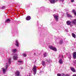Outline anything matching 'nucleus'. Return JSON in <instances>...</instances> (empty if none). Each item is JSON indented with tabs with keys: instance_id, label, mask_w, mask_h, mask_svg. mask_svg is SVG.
I'll list each match as a JSON object with an SVG mask.
<instances>
[{
	"instance_id": "nucleus-33",
	"label": "nucleus",
	"mask_w": 76,
	"mask_h": 76,
	"mask_svg": "<svg viewBox=\"0 0 76 76\" xmlns=\"http://www.w3.org/2000/svg\"><path fill=\"white\" fill-rule=\"evenodd\" d=\"M71 2L73 3V2H74V0H71Z\"/></svg>"
},
{
	"instance_id": "nucleus-15",
	"label": "nucleus",
	"mask_w": 76,
	"mask_h": 76,
	"mask_svg": "<svg viewBox=\"0 0 76 76\" xmlns=\"http://www.w3.org/2000/svg\"><path fill=\"white\" fill-rule=\"evenodd\" d=\"M26 20H29L31 19V17L30 16H28L26 18Z\"/></svg>"
},
{
	"instance_id": "nucleus-38",
	"label": "nucleus",
	"mask_w": 76,
	"mask_h": 76,
	"mask_svg": "<svg viewBox=\"0 0 76 76\" xmlns=\"http://www.w3.org/2000/svg\"><path fill=\"white\" fill-rule=\"evenodd\" d=\"M29 76H31V75H29Z\"/></svg>"
},
{
	"instance_id": "nucleus-27",
	"label": "nucleus",
	"mask_w": 76,
	"mask_h": 76,
	"mask_svg": "<svg viewBox=\"0 0 76 76\" xmlns=\"http://www.w3.org/2000/svg\"><path fill=\"white\" fill-rule=\"evenodd\" d=\"M73 63H74V64H76V60L74 61H73Z\"/></svg>"
},
{
	"instance_id": "nucleus-1",
	"label": "nucleus",
	"mask_w": 76,
	"mask_h": 76,
	"mask_svg": "<svg viewBox=\"0 0 76 76\" xmlns=\"http://www.w3.org/2000/svg\"><path fill=\"white\" fill-rule=\"evenodd\" d=\"M37 66L35 65H34L33 69V72H34V75H35V74L37 73Z\"/></svg>"
},
{
	"instance_id": "nucleus-16",
	"label": "nucleus",
	"mask_w": 76,
	"mask_h": 76,
	"mask_svg": "<svg viewBox=\"0 0 76 76\" xmlns=\"http://www.w3.org/2000/svg\"><path fill=\"white\" fill-rule=\"evenodd\" d=\"M66 24L67 25H70L71 24V22L69 20H68L66 22Z\"/></svg>"
},
{
	"instance_id": "nucleus-26",
	"label": "nucleus",
	"mask_w": 76,
	"mask_h": 76,
	"mask_svg": "<svg viewBox=\"0 0 76 76\" xmlns=\"http://www.w3.org/2000/svg\"><path fill=\"white\" fill-rule=\"evenodd\" d=\"M23 56H24V57H26V53L23 54Z\"/></svg>"
},
{
	"instance_id": "nucleus-24",
	"label": "nucleus",
	"mask_w": 76,
	"mask_h": 76,
	"mask_svg": "<svg viewBox=\"0 0 76 76\" xmlns=\"http://www.w3.org/2000/svg\"><path fill=\"white\" fill-rule=\"evenodd\" d=\"M44 57H46L47 56V53L45 52L44 54Z\"/></svg>"
},
{
	"instance_id": "nucleus-34",
	"label": "nucleus",
	"mask_w": 76,
	"mask_h": 76,
	"mask_svg": "<svg viewBox=\"0 0 76 76\" xmlns=\"http://www.w3.org/2000/svg\"><path fill=\"white\" fill-rule=\"evenodd\" d=\"M72 76H76V74Z\"/></svg>"
},
{
	"instance_id": "nucleus-19",
	"label": "nucleus",
	"mask_w": 76,
	"mask_h": 76,
	"mask_svg": "<svg viewBox=\"0 0 76 76\" xmlns=\"http://www.w3.org/2000/svg\"><path fill=\"white\" fill-rule=\"evenodd\" d=\"M72 36L73 38H76V35H75V34L72 33Z\"/></svg>"
},
{
	"instance_id": "nucleus-11",
	"label": "nucleus",
	"mask_w": 76,
	"mask_h": 76,
	"mask_svg": "<svg viewBox=\"0 0 76 76\" xmlns=\"http://www.w3.org/2000/svg\"><path fill=\"white\" fill-rule=\"evenodd\" d=\"M19 43H18V40H16V44H15V45L17 46V47H19Z\"/></svg>"
},
{
	"instance_id": "nucleus-25",
	"label": "nucleus",
	"mask_w": 76,
	"mask_h": 76,
	"mask_svg": "<svg viewBox=\"0 0 76 76\" xmlns=\"http://www.w3.org/2000/svg\"><path fill=\"white\" fill-rule=\"evenodd\" d=\"M42 65H43V66H44V65L45 64V61H42Z\"/></svg>"
},
{
	"instance_id": "nucleus-35",
	"label": "nucleus",
	"mask_w": 76,
	"mask_h": 76,
	"mask_svg": "<svg viewBox=\"0 0 76 76\" xmlns=\"http://www.w3.org/2000/svg\"><path fill=\"white\" fill-rule=\"evenodd\" d=\"M69 76V75L68 74L66 75V76Z\"/></svg>"
},
{
	"instance_id": "nucleus-31",
	"label": "nucleus",
	"mask_w": 76,
	"mask_h": 76,
	"mask_svg": "<svg viewBox=\"0 0 76 76\" xmlns=\"http://www.w3.org/2000/svg\"><path fill=\"white\" fill-rule=\"evenodd\" d=\"M61 76H66L64 74H63L62 75H61Z\"/></svg>"
},
{
	"instance_id": "nucleus-2",
	"label": "nucleus",
	"mask_w": 76,
	"mask_h": 76,
	"mask_svg": "<svg viewBox=\"0 0 76 76\" xmlns=\"http://www.w3.org/2000/svg\"><path fill=\"white\" fill-rule=\"evenodd\" d=\"M49 48L52 50H53V51H56L57 49H56V48L54 47L53 46H49Z\"/></svg>"
},
{
	"instance_id": "nucleus-29",
	"label": "nucleus",
	"mask_w": 76,
	"mask_h": 76,
	"mask_svg": "<svg viewBox=\"0 0 76 76\" xmlns=\"http://www.w3.org/2000/svg\"><path fill=\"white\" fill-rule=\"evenodd\" d=\"M57 76H61V74H58Z\"/></svg>"
},
{
	"instance_id": "nucleus-20",
	"label": "nucleus",
	"mask_w": 76,
	"mask_h": 76,
	"mask_svg": "<svg viewBox=\"0 0 76 76\" xmlns=\"http://www.w3.org/2000/svg\"><path fill=\"white\" fill-rule=\"evenodd\" d=\"M72 12L74 13V15L75 16H76V12L75 10H72Z\"/></svg>"
},
{
	"instance_id": "nucleus-7",
	"label": "nucleus",
	"mask_w": 76,
	"mask_h": 76,
	"mask_svg": "<svg viewBox=\"0 0 76 76\" xmlns=\"http://www.w3.org/2000/svg\"><path fill=\"white\" fill-rule=\"evenodd\" d=\"M71 23H72L76 25V19H74L73 20L71 21Z\"/></svg>"
},
{
	"instance_id": "nucleus-28",
	"label": "nucleus",
	"mask_w": 76,
	"mask_h": 76,
	"mask_svg": "<svg viewBox=\"0 0 76 76\" xmlns=\"http://www.w3.org/2000/svg\"><path fill=\"white\" fill-rule=\"evenodd\" d=\"M69 58V59H71V55H69V57H68Z\"/></svg>"
},
{
	"instance_id": "nucleus-5",
	"label": "nucleus",
	"mask_w": 76,
	"mask_h": 76,
	"mask_svg": "<svg viewBox=\"0 0 76 76\" xmlns=\"http://www.w3.org/2000/svg\"><path fill=\"white\" fill-rule=\"evenodd\" d=\"M18 58V55L17 54L13 56V59L14 60H16Z\"/></svg>"
},
{
	"instance_id": "nucleus-12",
	"label": "nucleus",
	"mask_w": 76,
	"mask_h": 76,
	"mask_svg": "<svg viewBox=\"0 0 76 76\" xmlns=\"http://www.w3.org/2000/svg\"><path fill=\"white\" fill-rule=\"evenodd\" d=\"M59 63L60 64H63V59H60L59 60Z\"/></svg>"
},
{
	"instance_id": "nucleus-21",
	"label": "nucleus",
	"mask_w": 76,
	"mask_h": 76,
	"mask_svg": "<svg viewBox=\"0 0 76 76\" xmlns=\"http://www.w3.org/2000/svg\"><path fill=\"white\" fill-rule=\"evenodd\" d=\"M63 42V41L62 40H61L59 41V43L60 44H62Z\"/></svg>"
},
{
	"instance_id": "nucleus-18",
	"label": "nucleus",
	"mask_w": 76,
	"mask_h": 76,
	"mask_svg": "<svg viewBox=\"0 0 76 76\" xmlns=\"http://www.w3.org/2000/svg\"><path fill=\"white\" fill-rule=\"evenodd\" d=\"M66 15L67 17H68L69 18H72V15L70 14L67 13Z\"/></svg>"
},
{
	"instance_id": "nucleus-17",
	"label": "nucleus",
	"mask_w": 76,
	"mask_h": 76,
	"mask_svg": "<svg viewBox=\"0 0 76 76\" xmlns=\"http://www.w3.org/2000/svg\"><path fill=\"white\" fill-rule=\"evenodd\" d=\"M12 59L11 58H10L8 59V63L9 64H10L12 62Z\"/></svg>"
},
{
	"instance_id": "nucleus-22",
	"label": "nucleus",
	"mask_w": 76,
	"mask_h": 76,
	"mask_svg": "<svg viewBox=\"0 0 76 76\" xmlns=\"http://www.w3.org/2000/svg\"><path fill=\"white\" fill-rule=\"evenodd\" d=\"M47 62L48 63H51V60L50 59H49V60H47Z\"/></svg>"
},
{
	"instance_id": "nucleus-36",
	"label": "nucleus",
	"mask_w": 76,
	"mask_h": 76,
	"mask_svg": "<svg viewBox=\"0 0 76 76\" xmlns=\"http://www.w3.org/2000/svg\"><path fill=\"white\" fill-rule=\"evenodd\" d=\"M66 32H68V30H66Z\"/></svg>"
},
{
	"instance_id": "nucleus-9",
	"label": "nucleus",
	"mask_w": 76,
	"mask_h": 76,
	"mask_svg": "<svg viewBox=\"0 0 76 76\" xmlns=\"http://www.w3.org/2000/svg\"><path fill=\"white\" fill-rule=\"evenodd\" d=\"M73 57L75 59L76 58V52H75L73 53Z\"/></svg>"
},
{
	"instance_id": "nucleus-30",
	"label": "nucleus",
	"mask_w": 76,
	"mask_h": 76,
	"mask_svg": "<svg viewBox=\"0 0 76 76\" xmlns=\"http://www.w3.org/2000/svg\"><path fill=\"white\" fill-rule=\"evenodd\" d=\"M2 9H5V7L4 6H3L2 7Z\"/></svg>"
},
{
	"instance_id": "nucleus-13",
	"label": "nucleus",
	"mask_w": 76,
	"mask_h": 76,
	"mask_svg": "<svg viewBox=\"0 0 76 76\" xmlns=\"http://www.w3.org/2000/svg\"><path fill=\"white\" fill-rule=\"evenodd\" d=\"M11 20L10 19H7L5 21V23H10V22Z\"/></svg>"
},
{
	"instance_id": "nucleus-23",
	"label": "nucleus",
	"mask_w": 76,
	"mask_h": 76,
	"mask_svg": "<svg viewBox=\"0 0 76 76\" xmlns=\"http://www.w3.org/2000/svg\"><path fill=\"white\" fill-rule=\"evenodd\" d=\"M16 49H13L12 50V52H13V53H15V52H16Z\"/></svg>"
},
{
	"instance_id": "nucleus-37",
	"label": "nucleus",
	"mask_w": 76,
	"mask_h": 76,
	"mask_svg": "<svg viewBox=\"0 0 76 76\" xmlns=\"http://www.w3.org/2000/svg\"><path fill=\"white\" fill-rule=\"evenodd\" d=\"M34 55H36V54H35V53H34Z\"/></svg>"
},
{
	"instance_id": "nucleus-4",
	"label": "nucleus",
	"mask_w": 76,
	"mask_h": 76,
	"mask_svg": "<svg viewBox=\"0 0 76 76\" xmlns=\"http://www.w3.org/2000/svg\"><path fill=\"white\" fill-rule=\"evenodd\" d=\"M5 67H6V69L4 68H2V71L4 73H5V72H6V71L7 70V68L8 67V64H6L5 65Z\"/></svg>"
},
{
	"instance_id": "nucleus-10",
	"label": "nucleus",
	"mask_w": 76,
	"mask_h": 76,
	"mask_svg": "<svg viewBox=\"0 0 76 76\" xmlns=\"http://www.w3.org/2000/svg\"><path fill=\"white\" fill-rule=\"evenodd\" d=\"M16 75L17 76H21V75H20V73H19V71H17L16 73Z\"/></svg>"
},
{
	"instance_id": "nucleus-39",
	"label": "nucleus",
	"mask_w": 76,
	"mask_h": 76,
	"mask_svg": "<svg viewBox=\"0 0 76 76\" xmlns=\"http://www.w3.org/2000/svg\"><path fill=\"white\" fill-rule=\"evenodd\" d=\"M64 56H62V57L63 58Z\"/></svg>"
},
{
	"instance_id": "nucleus-32",
	"label": "nucleus",
	"mask_w": 76,
	"mask_h": 76,
	"mask_svg": "<svg viewBox=\"0 0 76 76\" xmlns=\"http://www.w3.org/2000/svg\"><path fill=\"white\" fill-rule=\"evenodd\" d=\"M61 1H62V2H63L64 1V0H59Z\"/></svg>"
},
{
	"instance_id": "nucleus-14",
	"label": "nucleus",
	"mask_w": 76,
	"mask_h": 76,
	"mask_svg": "<svg viewBox=\"0 0 76 76\" xmlns=\"http://www.w3.org/2000/svg\"><path fill=\"white\" fill-rule=\"evenodd\" d=\"M70 69L71 70H72V71L73 72H76V70H75V68L72 67H71L70 68Z\"/></svg>"
},
{
	"instance_id": "nucleus-6",
	"label": "nucleus",
	"mask_w": 76,
	"mask_h": 76,
	"mask_svg": "<svg viewBox=\"0 0 76 76\" xmlns=\"http://www.w3.org/2000/svg\"><path fill=\"white\" fill-rule=\"evenodd\" d=\"M49 1L51 3H55L58 1V0H49Z\"/></svg>"
},
{
	"instance_id": "nucleus-3",
	"label": "nucleus",
	"mask_w": 76,
	"mask_h": 76,
	"mask_svg": "<svg viewBox=\"0 0 76 76\" xmlns=\"http://www.w3.org/2000/svg\"><path fill=\"white\" fill-rule=\"evenodd\" d=\"M54 17L56 22H58V15H56V14H54L53 15Z\"/></svg>"
},
{
	"instance_id": "nucleus-8",
	"label": "nucleus",
	"mask_w": 76,
	"mask_h": 76,
	"mask_svg": "<svg viewBox=\"0 0 76 76\" xmlns=\"http://www.w3.org/2000/svg\"><path fill=\"white\" fill-rule=\"evenodd\" d=\"M23 61L19 60L18 61L17 64L18 65H20L21 64H23Z\"/></svg>"
}]
</instances>
